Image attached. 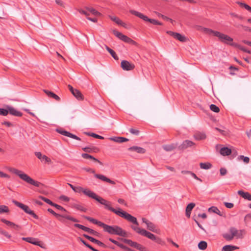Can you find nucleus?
<instances>
[{"mask_svg": "<svg viewBox=\"0 0 251 251\" xmlns=\"http://www.w3.org/2000/svg\"><path fill=\"white\" fill-rule=\"evenodd\" d=\"M56 131L58 133H60L61 134H62L63 135H64V136H66L69 137L70 138H73L74 139L79 140V141H80L81 140L79 137H77L75 135H74L72 133H70L68 131L63 130L62 129H57Z\"/></svg>", "mask_w": 251, "mask_h": 251, "instance_id": "12", "label": "nucleus"}, {"mask_svg": "<svg viewBox=\"0 0 251 251\" xmlns=\"http://www.w3.org/2000/svg\"><path fill=\"white\" fill-rule=\"evenodd\" d=\"M75 207L76 209L83 212H86L87 210V209L85 208H84L83 206L79 204H75Z\"/></svg>", "mask_w": 251, "mask_h": 251, "instance_id": "51", "label": "nucleus"}, {"mask_svg": "<svg viewBox=\"0 0 251 251\" xmlns=\"http://www.w3.org/2000/svg\"><path fill=\"white\" fill-rule=\"evenodd\" d=\"M207 244L205 241H201L198 244V247L200 250H204L207 248Z\"/></svg>", "mask_w": 251, "mask_h": 251, "instance_id": "36", "label": "nucleus"}, {"mask_svg": "<svg viewBox=\"0 0 251 251\" xmlns=\"http://www.w3.org/2000/svg\"><path fill=\"white\" fill-rule=\"evenodd\" d=\"M130 13L135 16L142 19L145 22H150V23L154 25H162L163 24L162 23L158 21L155 19H150L147 16L143 15L142 13L138 12L135 10H130Z\"/></svg>", "mask_w": 251, "mask_h": 251, "instance_id": "6", "label": "nucleus"}, {"mask_svg": "<svg viewBox=\"0 0 251 251\" xmlns=\"http://www.w3.org/2000/svg\"><path fill=\"white\" fill-rule=\"evenodd\" d=\"M95 147H93V148H91L90 147H85L83 148L82 150L85 152H91L92 151V149H95Z\"/></svg>", "mask_w": 251, "mask_h": 251, "instance_id": "56", "label": "nucleus"}, {"mask_svg": "<svg viewBox=\"0 0 251 251\" xmlns=\"http://www.w3.org/2000/svg\"><path fill=\"white\" fill-rule=\"evenodd\" d=\"M35 154L36 156L42 161H44L45 163H48L49 164L51 163V159L47 156L42 155L41 152H35Z\"/></svg>", "mask_w": 251, "mask_h": 251, "instance_id": "13", "label": "nucleus"}, {"mask_svg": "<svg viewBox=\"0 0 251 251\" xmlns=\"http://www.w3.org/2000/svg\"><path fill=\"white\" fill-rule=\"evenodd\" d=\"M201 30V31L207 35L212 34L214 36L217 37L219 41L224 44L234 47L236 45V43H233V39L226 34L205 27H202Z\"/></svg>", "mask_w": 251, "mask_h": 251, "instance_id": "3", "label": "nucleus"}, {"mask_svg": "<svg viewBox=\"0 0 251 251\" xmlns=\"http://www.w3.org/2000/svg\"><path fill=\"white\" fill-rule=\"evenodd\" d=\"M106 50L108 51V52L111 55V56L113 57V58L116 60L119 59V57L116 54V52L111 49L109 48L108 46H105Z\"/></svg>", "mask_w": 251, "mask_h": 251, "instance_id": "30", "label": "nucleus"}, {"mask_svg": "<svg viewBox=\"0 0 251 251\" xmlns=\"http://www.w3.org/2000/svg\"><path fill=\"white\" fill-rule=\"evenodd\" d=\"M195 143L190 140L184 141L178 147L180 150H184L188 147H192L194 145Z\"/></svg>", "mask_w": 251, "mask_h": 251, "instance_id": "17", "label": "nucleus"}, {"mask_svg": "<svg viewBox=\"0 0 251 251\" xmlns=\"http://www.w3.org/2000/svg\"><path fill=\"white\" fill-rule=\"evenodd\" d=\"M220 152L224 156L229 155L231 153V150L227 147H224L220 149Z\"/></svg>", "mask_w": 251, "mask_h": 251, "instance_id": "25", "label": "nucleus"}, {"mask_svg": "<svg viewBox=\"0 0 251 251\" xmlns=\"http://www.w3.org/2000/svg\"><path fill=\"white\" fill-rule=\"evenodd\" d=\"M78 11H79L80 13L84 14L85 16H86L87 18L89 17L88 16H89V14L88 13H87V12H86L85 11H84L83 10H82V9H80Z\"/></svg>", "mask_w": 251, "mask_h": 251, "instance_id": "64", "label": "nucleus"}, {"mask_svg": "<svg viewBox=\"0 0 251 251\" xmlns=\"http://www.w3.org/2000/svg\"><path fill=\"white\" fill-rule=\"evenodd\" d=\"M238 249H239V248L236 246L231 245H226L223 247L222 251H233Z\"/></svg>", "mask_w": 251, "mask_h": 251, "instance_id": "28", "label": "nucleus"}, {"mask_svg": "<svg viewBox=\"0 0 251 251\" xmlns=\"http://www.w3.org/2000/svg\"><path fill=\"white\" fill-rule=\"evenodd\" d=\"M235 47L236 48H238V49H239L240 50H241L245 52H247L248 53H251V51L247 49H246L244 47L241 46V45H239L237 44H236V45H235Z\"/></svg>", "mask_w": 251, "mask_h": 251, "instance_id": "49", "label": "nucleus"}, {"mask_svg": "<svg viewBox=\"0 0 251 251\" xmlns=\"http://www.w3.org/2000/svg\"><path fill=\"white\" fill-rule=\"evenodd\" d=\"M92 242H93V243L97 244L98 245H99L100 246H101V247H105V245L104 244L102 243L101 241H99L98 240L94 238H93V239Z\"/></svg>", "mask_w": 251, "mask_h": 251, "instance_id": "47", "label": "nucleus"}, {"mask_svg": "<svg viewBox=\"0 0 251 251\" xmlns=\"http://www.w3.org/2000/svg\"><path fill=\"white\" fill-rule=\"evenodd\" d=\"M251 220V213L246 215L244 218V221L247 222Z\"/></svg>", "mask_w": 251, "mask_h": 251, "instance_id": "57", "label": "nucleus"}, {"mask_svg": "<svg viewBox=\"0 0 251 251\" xmlns=\"http://www.w3.org/2000/svg\"><path fill=\"white\" fill-rule=\"evenodd\" d=\"M12 202L15 204V205L23 209L26 213L32 216L35 219H38V216L34 213L33 210L30 209L28 206L15 200H13Z\"/></svg>", "mask_w": 251, "mask_h": 251, "instance_id": "7", "label": "nucleus"}, {"mask_svg": "<svg viewBox=\"0 0 251 251\" xmlns=\"http://www.w3.org/2000/svg\"><path fill=\"white\" fill-rule=\"evenodd\" d=\"M238 194L244 199L251 201V194L249 192H244L243 191L239 190L238 191Z\"/></svg>", "mask_w": 251, "mask_h": 251, "instance_id": "23", "label": "nucleus"}, {"mask_svg": "<svg viewBox=\"0 0 251 251\" xmlns=\"http://www.w3.org/2000/svg\"><path fill=\"white\" fill-rule=\"evenodd\" d=\"M73 95L78 100H84V96L81 93V92L76 89L75 90L74 93Z\"/></svg>", "mask_w": 251, "mask_h": 251, "instance_id": "27", "label": "nucleus"}, {"mask_svg": "<svg viewBox=\"0 0 251 251\" xmlns=\"http://www.w3.org/2000/svg\"><path fill=\"white\" fill-rule=\"evenodd\" d=\"M110 140L117 143H123L128 141V139L122 137H111L110 138Z\"/></svg>", "mask_w": 251, "mask_h": 251, "instance_id": "24", "label": "nucleus"}, {"mask_svg": "<svg viewBox=\"0 0 251 251\" xmlns=\"http://www.w3.org/2000/svg\"><path fill=\"white\" fill-rule=\"evenodd\" d=\"M0 234L5 236L8 239H10L11 238V235L10 234H9L7 231L2 230L1 228H0Z\"/></svg>", "mask_w": 251, "mask_h": 251, "instance_id": "46", "label": "nucleus"}, {"mask_svg": "<svg viewBox=\"0 0 251 251\" xmlns=\"http://www.w3.org/2000/svg\"><path fill=\"white\" fill-rule=\"evenodd\" d=\"M39 198L41 199L42 200L44 201L45 202H46L48 204L50 205L51 206H52V204H53V202H52L50 200H49L45 197L40 196L39 197Z\"/></svg>", "mask_w": 251, "mask_h": 251, "instance_id": "44", "label": "nucleus"}, {"mask_svg": "<svg viewBox=\"0 0 251 251\" xmlns=\"http://www.w3.org/2000/svg\"><path fill=\"white\" fill-rule=\"evenodd\" d=\"M128 150L130 151H135L139 153H144L146 152V150L145 149L137 146L130 147Z\"/></svg>", "mask_w": 251, "mask_h": 251, "instance_id": "19", "label": "nucleus"}, {"mask_svg": "<svg viewBox=\"0 0 251 251\" xmlns=\"http://www.w3.org/2000/svg\"><path fill=\"white\" fill-rule=\"evenodd\" d=\"M129 131L131 134L136 135H138L139 133V131L138 129H134L133 128H131L129 129Z\"/></svg>", "mask_w": 251, "mask_h": 251, "instance_id": "54", "label": "nucleus"}, {"mask_svg": "<svg viewBox=\"0 0 251 251\" xmlns=\"http://www.w3.org/2000/svg\"><path fill=\"white\" fill-rule=\"evenodd\" d=\"M118 239L124 243L128 244L130 246L135 248L140 251H143L145 249L142 245L138 244L136 242L132 241L131 240L122 238H118Z\"/></svg>", "mask_w": 251, "mask_h": 251, "instance_id": "9", "label": "nucleus"}, {"mask_svg": "<svg viewBox=\"0 0 251 251\" xmlns=\"http://www.w3.org/2000/svg\"><path fill=\"white\" fill-rule=\"evenodd\" d=\"M22 240L25 241L28 243H31L34 245L40 246L41 248L44 249L42 245L41 244V242L37 240V239L33 237H23Z\"/></svg>", "mask_w": 251, "mask_h": 251, "instance_id": "11", "label": "nucleus"}, {"mask_svg": "<svg viewBox=\"0 0 251 251\" xmlns=\"http://www.w3.org/2000/svg\"><path fill=\"white\" fill-rule=\"evenodd\" d=\"M238 159L243 160L246 163H248L250 161V158L248 157H245L244 155H240L238 157Z\"/></svg>", "mask_w": 251, "mask_h": 251, "instance_id": "50", "label": "nucleus"}, {"mask_svg": "<svg viewBox=\"0 0 251 251\" xmlns=\"http://www.w3.org/2000/svg\"><path fill=\"white\" fill-rule=\"evenodd\" d=\"M210 109L211 111L216 113H218L220 111L219 108L213 104H212L210 105Z\"/></svg>", "mask_w": 251, "mask_h": 251, "instance_id": "43", "label": "nucleus"}, {"mask_svg": "<svg viewBox=\"0 0 251 251\" xmlns=\"http://www.w3.org/2000/svg\"><path fill=\"white\" fill-rule=\"evenodd\" d=\"M52 206L56 207L58 210H61L64 212L66 211V210L64 208L57 204L53 203Z\"/></svg>", "mask_w": 251, "mask_h": 251, "instance_id": "52", "label": "nucleus"}, {"mask_svg": "<svg viewBox=\"0 0 251 251\" xmlns=\"http://www.w3.org/2000/svg\"><path fill=\"white\" fill-rule=\"evenodd\" d=\"M175 39L182 42H184L186 41V38L184 36L182 35L179 33H176V35Z\"/></svg>", "mask_w": 251, "mask_h": 251, "instance_id": "35", "label": "nucleus"}, {"mask_svg": "<svg viewBox=\"0 0 251 251\" xmlns=\"http://www.w3.org/2000/svg\"><path fill=\"white\" fill-rule=\"evenodd\" d=\"M121 68L125 71H131L135 68L134 64L126 60H123L121 63Z\"/></svg>", "mask_w": 251, "mask_h": 251, "instance_id": "10", "label": "nucleus"}, {"mask_svg": "<svg viewBox=\"0 0 251 251\" xmlns=\"http://www.w3.org/2000/svg\"><path fill=\"white\" fill-rule=\"evenodd\" d=\"M194 137L196 140H203L206 137V134L203 132H197L194 135Z\"/></svg>", "mask_w": 251, "mask_h": 251, "instance_id": "29", "label": "nucleus"}, {"mask_svg": "<svg viewBox=\"0 0 251 251\" xmlns=\"http://www.w3.org/2000/svg\"><path fill=\"white\" fill-rule=\"evenodd\" d=\"M224 204L228 208H232L234 206L233 204L230 202H226L224 203Z\"/></svg>", "mask_w": 251, "mask_h": 251, "instance_id": "58", "label": "nucleus"}, {"mask_svg": "<svg viewBox=\"0 0 251 251\" xmlns=\"http://www.w3.org/2000/svg\"><path fill=\"white\" fill-rule=\"evenodd\" d=\"M84 218L89 222L102 227L103 228L104 231L109 234L124 237H128L127 232L118 226H109L95 219L88 216H84Z\"/></svg>", "mask_w": 251, "mask_h": 251, "instance_id": "2", "label": "nucleus"}, {"mask_svg": "<svg viewBox=\"0 0 251 251\" xmlns=\"http://www.w3.org/2000/svg\"><path fill=\"white\" fill-rule=\"evenodd\" d=\"M147 228L149 230L154 232L155 230V225L151 222H150L147 223Z\"/></svg>", "mask_w": 251, "mask_h": 251, "instance_id": "39", "label": "nucleus"}, {"mask_svg": "<svg viewBox=\"0 0 251 251\" xmlns=\"http://www.w3.org/2000/svg\"><path fill=\"white\" fill-rule=\"evenodd\" d=\"M208 211L216 213L219 215H221L220 211L216 206H211V207L209 208Z\"/></svg>", "mask_w": 251, "mask_h": 251, "instance_id": "37", "label": "nucleus"}, {"mask_svg": "<svg viewBox=\"0 0 251 251\" xmlns=\"http://www.w3.org/2000/svg\"><path fill=\"white\" fill-rule=\"evenodd\" d=\"M81 156H82V157L83 158L87 159H91V160H93L95 162L99 163L100 165H102V163L101 161H100L98 159L95 158L94 156H92V155H90L89 154H87V153H82Z\"/></svg>", "mask_w": 251, "mask_h": 251, "instance_id": "22", "label": "nucleus"}, {"mask_svg": "<svg viewBox=\"0 0 251 251\" xmlns=\"http://www.w3.org/2000/svg\"><path fill=\"white\" fill-rule=\"evenodd\" d=\"M68 185L75 192H82L87 196L95 199L100 204L104 205L106 209L113 212L119 216L126 219L128 222L134 224L135 226L131 225V228L136 232L141 235L147 237L151 240L154 241L156 243L158 244H160L162 246L165 245V242L163 241L160 238L156 237L153 234L147 231L145 229H141L139 227V223L137 222L136 218L133 217L131 215L124 211H122L120 208H118L117 209L113 208L111 206V202L110 201H108L96 195V194L91 191L89 189H84L81 187H76L70 183H68Z\"/></svg>", "mask_w": 251, "mask_h": 251, "instance_id": "1", "label": "nucleus"}, {"mask_svg": "<svg viewBox=\"0 0 251 251\" xmlns=\"http://www.w3.org/2000/svg\"><path fill=\"white\" fill-rule=\"evenodd\" d=\"M229 233H226L223 234V237L226 241H231L234 238L236 239H242L245 234L244 229L238 230L234 227H231L229 229Z\"/></svg>", "mask_w": 251, "mask_h": 251, "instance_id": "5", "label": "nucleus"}, {"mask_svg": "<svg viewBox=\"0 0 251 251\" xmlns=\"http://www.w3.org/2000/svg\"><path fill=\"white\" fill-rule=\"evenodd\" d=\"M94 176L95 177L99 178L102 181H105L112 185H115L116 184L115 181L110 179L109 178H107V177L102 175L95 174Z\"/></svg>", "mask_w": 251, "mask_h": 251, "instance_id": "16", "label": "nucleus"}, {"mask_svg": "<svg viewBox=\"0 0 251 251\" xmlns=\"http://www.w3.org/2000/svg\"><path fill=\"white\" fill-rule=\"evenodd\" d=\"M59 199L60 200L63 201H67V202H68L70 201V198L66 196H64V195L60 196L59 197Z\"/></svg>", "mask_w": 251, "mask_h": 251, "instance_id": "55", "label": "nucleus"}, {"mask_svg": "<svg viewBox=\"0 0 251 251\" xmlns=\"http://www.w3.org/2000/svg\"><path fill=\"white\" fill-rule=\"evenodd\" d=\"M109 240L113 244H114L115 245H117L118 247H120L121 249L124 250L125 251H127V250L128 249V247H127V246L119 243L117 241H116L112 238H109Z\"/></svg>", "mask_w": 251, "mask_h": 251, "instance_id": "20", "label": "nucleus"}, {"mask_svg": "<svg viewBox=\"0 0 251 251\" xmlns=\"http://www.w3.org/2000/svg\"><path fill=\"white\" fill-rule=\"evenodd\" d=\"M74 226L76 227H77V228H79L80 229H82L83 230L86 231V232H88L89 228V227H87L86 226H85L83 225H80V224H75L74 225Z\"/></svg>", "mask_w": 251, "mask_h": 251, "instance_id": "41", "label": "nucleus"}, {"mask_svg": "<svg viewBox=\"0 0 251 251\" xmlns=\"http://www.w3.org/2000/svg\"><path fill=\"white\" fill-rule=\"evenodd\" d=\"M1 221L2 223L5 224L8 226L13 227V228L16 230H19V229L21 228V227L15 224L14 223L9 221L5 219H1Z\"/></svg>", "mask_w": 251, "mask_h": 251, "instance_id": "18", "label": "nucleus"}, {"mask_svg": "<svg viewBox=\"0 0 251 251\" xmlns=\"http://www.w3.org/2000/svg\"><path fill=\"white\" fill-rule=\"evenodd\" d=\"M195 204L193 202H191V203L188 204V205L187 206V207L186 208L185 213H186V216L188 218H190L191 211L193 209V208L195 207Z\"/></svg>", "mask_w": 251, "mask_h": 251, "instance_id": "21", "label": "nucleus"}, {"mask_svg": "<svg viewBox=\"0 0 251 251\" xmlns=\"http://www.w3.org/2000/svg\"><path fill=\"white\" fill-rule=\"evenodd\" d=\"M112 32L115 36L126 43H129L134 45H137V43L135 41L116 30H113Z\"/></svg>", "mask_w": 251, "mask_h": 251, "instance_id": "8", "label": "nucleus"}, {"mask_svg": "<svg viewBox=\"0 0 251 251\" xmlns=\"http://www.w3.org/2000/svg\"><path fill=\"white\" fill-rule=\"evenodd\" d=\"M9 210L8 207L6 205H0V213H8Z\"/></svg>", "mask_w": 251, "mask_h": 251, "instance_id": "38", "label": "nucleus"}, {"mask_svg": "<svg viewBox=\"0 0 251 251\" xmlns=\"http://www.w3.org/2000/svg\"><path fill=\"white\" fill-rule=\"evenodd\" d=\"M156 14H157L158 17H161L164 20H165L166 21H169L171 23H173V20L172 19H171V18H170L165 16L164 15H162L161 13H159L158 12H156Z\"/></svg>", "mask_w": 251, "mask_h": 251, "instance_id": "42", "label": "nucleus"}, {"mask_svg": "<svg viewBox=\"0 0 251 251\" xmlns=\"http://www.w3.org/2000/svg\"><path fill=\"white\" fill-rule=\"evenodd\" d=\"M54 216H55L58 219V220H59L61 222H63L61 219V218H63L74 222H78V221L76 219L67 215H60L56 213Z\"/></svg>", "mask_w": 251, "mask_h": 251, "instance_id": "14", "label": "nucleus"}, {"mask_svg": "<svg viewBox=\"0 0 251 251\" xmlns=\"http://www.w3.org/2000/svg\"><path fill=\"white\" fill-rule=\"evenodd\" d=\"M0 177H6L9 178V176L5 173H4L0 171Z\"/></svg>", "mask_w": 251, "mask_h": 251, "instance_id": "63", "label": "nucleus"}, {"mask_svg": "<svg viewBox=\"0 0 251 251\" xmlns=\"http://www.w3.org/2000/svg\"><path fill=\"white\" fill-rule=\"evenodd\" d=\"M83 170L86 171L87 172H89V173H91L92 174L95 173V171L91 168H83Z\"/></svg>", "mask_w": 251, "mask_h": 251, "instance_id": "59", "label": "nucleus"}, {"mask_svg": "<svg viewBox=\"0 0 251 251\" xmlns=\"http://www.w3.org/2000/svg\"><path fill=\"white\" fill-rule=\"evenodd\" d=\"M166 33L169 34V35L173 37L174 38H175L176 35V34L177 32H175L172 31H167Z\"/></svg>", "mask_w": 251, "mask_h": 251, "instance_id": "60", "label": "nucleus"}, {"mask_svg": "<svg viewBox=\"0 0 251 251\" xmlns=\"http://www.w3.org/2000/svg\"><path fill=\"white\" fill-rule=\"evenodd\" d=\"M7 108H8L9 113L13 116H15L16 117H22L23 115L22 113L20 111H18L17 109L14 108L13 107L7 106Z\"/></svg>", "mask_w": 251, "mask_h": 251, "instance_id": "15", "label": "nucleus"}, {"mask_svg": "<svg viewBox=\"0 0 251 251\" xmlns=\"http://www.w3.org/2000/svg\"><path fill=\"white\" fill-rule=\"evenodd\" d=\"M108 17L112 21L116 23L117 25H119V24H120L121 20L118 17L110 15H109Z\"/></svg>", "mask_w": 251, "mask_h": 251, "instance_id": "40", "label": "nucleus"}, {"mask_svg": "<svg viewBox=\"0 0 251 251\" xmlns=\"http://www.w3.org/2000/svg\"><path fill=\"white\" fill-rule=\"evenodd\" d=\"M176 147V145L174 144L171 145H166L163 146V148L167 151H172Z\"/></svg>", "mask_w": 251, "mask_h": 251, "instance_id": "31", "label": "nucleus"}, {"mask_svg": "<svg viewBox=\"0 0 251 251\" xmlns=\"http://www.w3.org/2000/svg\"><path fill=\"white\" fill-rule=\"evenodd\" d=\"M167 241H168V242L171 243L173 245H174L176 247V248L179 247V246L176 243H175L171 239L168 238Z\"/></svg>", "mask_w": 251, "mask_h": 251, "instance_id": "62", "label": "nucleus"}, {"mask_svg": "<svg viewBox=\"0 0 251 251\" xmlns=\"http://www.w3.org/2000/svg\"><path fill=\"white\" fill-rule=\"evenodd\" d=\"M8 112V108L3 109L0 108V115L6 116L7 115Z\"/></svg>", "mask_w": 251, "mask_h": 251, "instance_id": "48", "label": "nucleus"}, {"mask_svg": "<svg viewBox=\"0 0 251 251\" xmlns=\"http://www.w3.org/2000/svg\"><path fill=\"white\" fill-rule=\"evenodd\" d=\"M44 91L48 95V97L52 98L57 101L60 100V99L59 96L53 92L46 90H44Z\"/></svg>", "mask_w": 251, "mask_h": 251, "instance_id": "26", "label": "nucleus"}, {"mask_svg": "<svg viewBox=\"0 0 251 251\" xmlns=\"http://www.w3.org/2000/svg\"><path fill=\"white\" fill-rule=\"evenodd\" d=\"M220 172L221 176H224L227 173L226 170L225 168H223L220 169Z\"/></svg>", "mask_w": 251, "mask_h": 251, "instance_id": "61", "label": "nucleus"}, {"mask_svg": "<svg viewBox=\"0 0 251 251\" xmlns=\"http://www.w3.org/2000/svg\"><path fill=\"white\" fill-rule=\"evenodd\" d=\"M237 3L241 7L244 8L248 11L251 12V7L247 4L240 1H237Z\"/></svg>", "mask_w": 251, "mask_h": 251, "instance_id": "33", "label": "nucleus"}, {"mask_svg": "<svg viewBox=\"0 0 251 251\" xmlns=\"http://www.w3.org/2000/svg\"><path fill=\"white\" fill-rule=\"evenodd\" d=\"M8 171L14 174L19 176V177L23 180L26 182L27 183L31 184L36 187H39L40 182L36 181L31 178L26 174H25L22 171L19 170L15 168L10 167L8 169Z\"/></svg>", "mask_w": 251, "mask_h": 251, "instance_id": "4", "label": "nucleus"}, {"mask_svg": "<svg viewBox=\"0 0 251 251\" xmlns=\"http://www.w3.org/2000/svg\"><path fill=\"white\" fill-rule=\"evenodd\" d=\"M86 134L89 136H92L93 137H94V138H96L97 139H104L103 137L100 136L99 135H98L94 133H86Z\"/></svg>", "mask_w": 251, "mask_h": 251, "instance_id": "45", "label": "nucleus"}, {"mask_svg": "<svg viewBox=\"0 0 251 251\" xmlns=\"http://www.w3.org/2000/svg\"><path fill=\"white\" fill-rule=\"evenodd\" d=\"M87 9L91 12L93 15L96 16H101V14L99 11H97L93 8L92 7H87Z\"/></svg>", "mask_w": 251, "mask_h": 251, "instance_id": "32", "label": "nucleus"}, {"mask_svg": "<svg viewBox=\"0 0 251 251\" xmlns=\"http://www.w3.org/2000/svg\"><path fill=\"white\" fill-rule=\"evenodd\" d=\"M200 166L201 169H209L211 168L212 165L211 163L207 162V163H201L200 164Z\"/></svg>", "mask_w": 251, "mask_h": 251, "instance_id": "34", "label": "nucleus"}, {"mask_svg": "<svg viewBox=\"0 0 251 251\" xmlns=\"http://www.w3.org/2000/svg\"><path fill=\"white\" fill-rule=\"evenodd\" d=\"M88 233L93 235H95V236H98L99 235V233L97 231L92 229H91L89 228L88 232Z\"/></svg>", "mask_w": 251, "mask_h": 251, "instance_id": "53", "label": "nucleus"}]
</instances>
